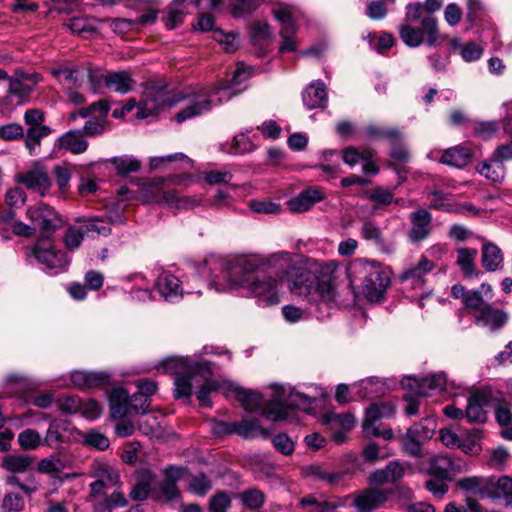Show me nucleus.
<instances>
[{
  "instance_id": "obj_1",
  "label": "nucleus",
  "mask_w": 512,
  "mask_h": 512,
  "mask_svg": "<svg viewBox=\"0 0 512 512\" xmlns=\"http://www.w3.org/2000/svg\"><path fill=\"white\" fill-rule=\"evenodd\" d=\"M262 268L274 272L281 283L287 281L290 292L308 300L331 302L336 297L334 277L324 274L321 265L313 259L298 261L297 257L286 251H279L267 257L261 255Z\"/></svg>"
},
{
  "instance_id": "obj_2",
  "label": "nucleus",
  "mask_w": 512,
  "mask_h": 512,
  "mask_svg": "<svg viewBox=\"0 0 512 512\" xmlns=\"http://www.w3.org/2000/svg\"><path fill=\"white\" fill-rule=\"evenodd\" d=\"M250 76V69L242 63L238 64L229 83H219L212 88H202L191 96L185 107L175 115L176 121L181 123L202 115L210 111L213 106L229 100L239 92L236 87L248 80Z\"/></svg>"
},
{
  "instance_id": "obj_3",
  "label": "nucleus",
  "mask_w": 512,
  "mask_h": 512,
  "mask_svg": "<svg viewBox=\"0 0 512 512\" xmlns=\"http://www.w3.org/2000/svg\"><path fill=\"white\" fill-rule=\"evenodd\" d=\"M262 268L260 254L230 256L221 263V275L209 284L217 292L246 291L256 278L253 274Z\"/></svg>"
},
{
  "instance_id": "obj_4",
  "label": "nucleus",
  "mask_w": 512,
  "mask_h": 512,
  "mask_svg": "<svg viewBox=\"0 0 512 512\" xmlns=\"http://www.w3.org/2000/svg\"><path fill=\"white\" fill-rule=\"evenodd\" d=\"M347 276L353 288H361L369 302H379L384 298L390 284L387 268L375 261L358 258L347 267Z\"/></svg>"
},
{
  "instance_id": "obj_5",
  "label": "nucleus",
  "mask_w": 512,
  "mask_h": 512,
  "mask_svg": "<svg viewBox=\"0 0 512 512\" xmlns=\"http://www.w3.org/2000/svg\"><path fill=\"white\" fill-rule=\"evenodd\" d=\"M160 368L171 372L174 377V397L187 399L192 395V381L197 377L204 379L213 374L212 364L206 360L192 361L187 357L171 356L163 359Z\"/></svg>"
},
{
  "instance_id": "obj_6",
  "label": "nucleus",
  "mask_w": 512,
  "mask_h": 512,
  "mask_svg": "<svg viewBox=\"0 0 512 512\" xmlns=\"http://www.w3.org/2000/svg\"><path fill=\"white\" fill-rule=\"evenodd\" d=\"M270 403L264 410V416L270 420H286L289 409L308 412L312 409L313 398L292 387L272 385Z\"/></svg>"
},
{
  "instance_id": "obj_7",
  "label": "nucleus",
  "mask_w": 512,
  "mask_h": 512,
  "mask_svg": "<svg viewBox=\"0 0 512 512\" xmlns=\"http://www.w3.org/2000/svg\"><path fill=\"white\" fill-rule=\"evenodd\" d=\"M399 35L403 43L411 48L426 43L429 47L436 45L439 39L438 21L432 15L424 16L419 27L410 24L399 25Z\"/></svg>"
},
{
  "instance_id": "obj_8",
  "label": "nucleus",
  "mask_w": 512,
  "mask_h": 512,
  "mask_svg": "<svg viewBox=\"0 0 512 512\" xmlns=\"http://www.w3.org/2000/svg\"><path fill=\"white\" fill-rule=\"evenodd\" d=\"M395 414V406L390 402L372 403L365 413L362 429L366 436L382 437L386 440L393 438L390 428L377 426L376 423L383 418H390Z\"/></svg>"
},
{
  "instance_id": "obj_9",
  "label": "nucleus",
  "mask_w": 512,
  "mask_h": 512,
  "mask_svg": "<svg viewBox=\"0 0 512 512\" xmlns=\"http://www.w3.org/2000/svg\"><path fill=\"white\" fill-rule=\"evenodd\" d=\"M176 101L168 96L164 86L155 83L148 84L142 95V99L137 106L136 116L139 119H145L154 116L165 106H172Z\"/></svg>"
},
{
  "instance_id": "obj_10",
  "label": "nucleus",
  "mask_w": 512,
  "mask_h": 512,
  "mask_svg": "<svg viewBox=\"0 0 512 512\" xmlns=\"http://www.w3.org/2000/svg\"><path fill=\"white\" fill-rule=\"evenodd\" d=\"M112 229L100 219H90L79 222L76 225H70L64 235V243L68 250L78 249L85 236H94V234L109 236Z\"/></svg>"
},
{
  "instance_id": "obj_11",
  "label": "nucleus",
  "mask_w": 512,
  "mask_h": 512,
  "mask_svg": "<svg viewBox=\"0 0 512 512\" xmlns=\"http://www.w3.org/2000/svg\"><path fill=\"white\" fill-rule=\"evenodd\" d=\"M280 281L270 276L255 278L245 291L247 295L254 297L263 306L276 305L280 302Z\"/></svg>"
},
{
  "instance_id": "obj_12",
  "label": "nucleus",
  "mask_w": 512,
  "mask_h": 512,
  "mask_svg": "<svg viewBox=\"0 0 512 512\" xmlns=\"http://www.w3.org/2000/svg\"><path fill=\"white\" fill-rule=\"evenodd\" d=\"M429 474L440 479H453L457 474L467 471V464L461 459H453L446 455L431 458Z\"/></svg>"
},
{
  "instance_id": "obj_13",
  "label": "nucleus",
  "mask_w": 512,
  "mask_h": 512,
  "mask_svg": "<svg viewBox=\"0 0 512 512\" xmlns=\"http://www.w3.org/2000/svg\"><path fill=\"white\" fill-rule=\"evenodd\" d=\"M16 178L19 183L41 196H45L51 187V180L46 170L39 164H35L31 169L17 174Z\"/></svg>"
},
{
  "instance_id": "obj_14",
  "label": "nucleus",
  "mask_w": 512,
  "mask_h": 512,
  "mask_svg": "<svg viewBox=\"0 0 512 512\" xmlns=\"http://www.w3.org/2000/svg\"><path fill=\"white\" fill-rule=\"evenodd\" d=\"M33 253L39 263L51 270L63 269L69 263L65 252L54 250L47 242H38Z\"/></svg>"
},
{
  "instance_id": "obj_15",
  "label": "nucleus",
  "mask_w": 512,
  "mask_h": 512,
  "mask_svg": "<svg viewBox=\"0 0 512 512\" xmlns=\"http://www.w3.org/2000/svg\"><path fill=\"white\" fill-rule=\"evenodd\" d=\"M491 399L489 390H476L473 392L467 402L465 417L470 423H484L487 419L484 407L488 406Z\"/></svg>"
},
{
  "instance_id": "obj_16",
  "label": "nucleus",
  "mask_w": 512,
  "mask_h": 512,
  "mask_svg": "<svg viewBox=\"0 0 512 512\" xmlns=\"http://www.w3.org/2000/svg\"><path fill=\"white\" fill-rule=\"evenodd\" d=\"M27 216L36 230L39 229L49 233L55 230L57 226V213L52 207L46 204L41 203L35 207L29 208L27 210Z\"/></svg>"
},
{
  "instance_id": "obj_17",
  "label": "nucleus",
  "mask_w": 512,
  "mask_h": 512,
  "mask_svg": "<svg viewBox=\"0 0 512 512\" xmlns=\"http://www.w3.org/2000/svg\"><path fill=\"white\" fill-rule=\"evenodd\" d=\"M434 268V263L422 257L416 265L402 271L398 279L402 283H408L412 288H422L425 283V276Z\"/></svg>"
},
{
  "instance_id": "obj_18",
  "label": "nucleus",
  "mask_w": 512,
  "mask_h": 512,
  "mask_svg": "<svg viewBox=\"0 0 512 512\" xmlns=\"http://www.w3.org/2000/svg\"><path fill=\"white\" fill-rule=\"evenodd\" d=\"M155 286L165 301L175 303L182 299L183 289L180 280L169 272H162L158 275Z\"/></svg>"
},
{
  "instance_id": "obj_19",
  "label": "nucleus",
  "mask_w": 512,
  "mask_h": 512,
  "mask_svg": "<svg viewBox=\"0 0 512 512\" xmlns=\"http://www.w3.org/2000/svg\"><path fill=\"white\" fill-rule=\"evenodd\" d=\"M446 385V377L443 373L431 374L427 377L408 378L407 386L416 396H427L432 391L442 390Z\"/></svg>"
},
{
  "instance_id": "obj_20",
  "label": "nucleus",
  "mask_w": 512,
  "mask_h": 512,
  "mask_svg": "<svg viewBox=\"0 0 512 512\" xmlns=\"http://www.w3.org/2000/svg\"><path fill=\"white\" fill-rule=\"evenodd\" d=\"M228 391L229 396L235 395L237 400L241 402L243 408L249 412L257 411L260 408H263L264 411L267 405L270 403V400L265 402L259 393L251 390H245L231 382L228 384Z\"/></svg>"
},
{
  "instance_id": "obj_21",
  "label": "nucleus",
  "mask_w": 512,
  "mask_h": 512,
  "mask_svg": "<svg viewBox=\"0 0 512 512\" xmlns=\"http://www.w3.org/2000/svg\"><path fill=\"white\" fill-rule=\"evenodd\" d=\"M431 220V214L425 209H418L411 213L409 239L412 242H418L425 239L430 233Z\"/></svg>"
},
{
  "instance_id": "obj_22",
  "label": "nucleus",
  "mask_w": 512,
  "mask_h": 512,
  "mask_svg": "<svg viewBox=\"0 0 512 512\" xmlns=\"http://www.w3.org/2000/svg\"><path fill=\"white\" fill-rule=\"evenodd\" d=\"M387 500L384 491L365 489L354 497L353 504L359 512H371Z\"/></svg>"
},
{
  "instance_id": "obj_23",
  "label": "nucleus",
  "mask_w": 512,
  "mask_h": 512,
  "mask_svg": "<svg viewBox=\"0 0 512 512\" xmlns=\"http://www.w3.org/2000/svg\"><path fill=\"white\" fill-rule=\"evenodd\" d=\"M324 194L320 189L309 188L288 200V208L297 213L308 211L316 202L323 200Z\"/></svg>"
},
{
  "instance_id": "obj_24",
  "label": "nucleus",
  "mask_w": 512,
  "mask_h": 512,
  "mask_svg": "<svg viewBox=\"0 0 512 512\" xmlns=\"http://www.w3.org/2000/svg\"><path fill=\"white\" fill-rule=\"evenodd\" d=\"M110 413L113 419H122L132 411L129 393L124 388H115L109 395Z\"/></svg>"
},
{
  "instance_id": "obj_25",
  "label": "nucleus",
  "mask_w": 512,
  "mask_h": 512,
  "mask_svg": "<svg viewBox=\"0 0 512 512\" xmlns=\"http://www.w3.org/2000/svg\"><path fill=\"white\" fill-rule=\"evenodd\" d=\"M507 320L508 315L505 311L496 309L488 304L481 309V312L476 318V323L495 331L503 327Z\"/></svg>"
},
{
  "instance_id": "obj_26",
  "label": "nucleus",
  "mask_w": 512,
  "mask_h": 512,
  "mask_svg": "<svg viewBox=\"0 0 512 512\" xmlns=\"http://www.w3.org/2000/svg\"><path fill=\"white\" fill-rule=\"evenodd\" d=\"M302 100L307 109L323 108L327 103L326 86L321 81L311 83L303 92Z\"/></svg>"
},
{
  "instance_id": "obj_27",
  "label": "nucleus",
  "mask_w": 512,
  "mask_h": 512,
  "mask_svg": "<svg viewBox=\"0 0 512 512\" xmlns=\"http://www.w3.org/2000/svg\"><path fill=\"white\" fill-rule=\"evenodd\" d=\"M403 475V466L396 461H392L385 468L373 471L369 475V481L375 485H384L398 481Z\"/></svg>"
},
{
  "instance_id": "obj_28",
  "label": "nucleus",
  "mask_w": 512,
  "mask_h": 512,
  "mask_svg": "<svg viewBox=\"0 0 512 512\" xmlns=\"http://www.w3.org/2000/svg\"><path fill=\"white\" fill-rule=\"evenodd\" d=\"M57 145L59 149L73 154H81L88 148V142L81 130H69L58 138Z\"/></svg>"
},
{
  "instance_id": "obj_29",
  "label": "nucleus",
  "mask_w": 512,
  "mask_h": 512,
  "mask_svg": "<svg viewBox=\"0 0 512 512\" xmlns=\"http://www.w3.org/2000/svg\"><path fill=\"white\" fill-rule=\"evenodd\" d=\"M164 474L165 478L159 484L161 495L167 501L175 500L180 495L176 484L182 476V470L176 467H169L165 469Z\"/></svg>"
},
{
  "instance_id": "obj_30",
  "label": "nucleus",
  "mask_w": 512,
  "mask_h": 512,
  "mask_svg": "<svg viewBox=\"0 0 512 512\" xmlns=\"http://www.w3.org/2000/svg\"><path fill=\"white\" fill-rule=\"evenodd\" d=\"M90 476L110 488L117 487L120 482L118 472L112 466L102 461H94L92 463Z\"/></svg>"
},
{
  "instance_id": "obj_31",
  "label": "nucleus",
  "mask_w": 512,
  "mask_h": 512,
  "mask_svg": "<svg viewBox=\"0 0 512 512\" xmlns=\"http://www.w3.org/2000/svg\"><path fill=\"white\" fill-rule=\"evenodd\" d=\"M165 181L164 178L159 177L143 183L140 191L142 201L146 204L165 203L164 195L167 192L163 189Z\"/></svg>"
},
{
  "instance_id": "obj_32",
  "label": "nucleus",
  "mask_w": 512,
  "mask_h": 512,
  "mask_svg": "<svg viewBox=\"0 0 512 512\" xmlns=\"http://www.w3.org/2000/svg\"><path fill=\"white\" fill-rule=\"evenodd\" d=\"M503 253L494 243L485 241L482 245L481 262L488 272L498 270L503 264Z\"/></svg>"
},
{
  "instance_id": "obj_33",
  "label": "nucleus",
  "mask_w": 512,
  "mask_h": 512,
  "mask_svg": "<svg viewBox=\"0 0 512 512\" xmlns=\"http://www.w3.org/2000/svg\"><path fill=\"white\" fill-rule=\"evenodd\" d=\"M134 80L127 71L106 73V88L120 94H126L132 90Z\"/></svg>"
},
{
  "instance_id": "obj_34",
  "label": "nucleus",
  "mask_w": 512,
  "mask_h": 512,
  "mask_svg": "<svg viewBox=\"0 0 512 512\" xmlns=\"http://www.w3.org/2000/svg\"><path fill=\"white\" fill-rule=\"evenodd\" d=\"M203 380V384L200 386L199 391L197 392V399L200 402V405L203 407H211L210 395L214 392H223L226 396H229L228 384L230 382L223 381L219 382L217 380L206 379Z\"/></svg>"
},
{
  "instance_id": "obj_35",
  "label": "nucleus",
  "mask_w": 512,
  "mask_h": 512,
  "mask_svg": "<svg viewBox=\"0 0 512 512\" xmlns=\"http://www.w3.org/2000/svg\"><path fill=\"white\" fill-rule=\"evenodd\" d=\"M272 13L281 24V30H284V33L296 29L295 20L298 14L296 7L280 3L273 7Z\"/></svg>"
},
{
  "instance_id": "obj_36",
  "label": "nucleus",
  "mask_w": 512,
  "mask_h": 512,
  "mask_svg": "<svg viewBox=\"0 0 512 512\" xmlns=\"http://www.w3.org/2000/svg\"><path fill=\"white\" fill-rule=\"evenodd\" d=\"M471 160V152L464 146H455L445 150L440 162L456 168L465 167Z\"/></svg>"
},
{
  "instance_id": "obj_37",
  "label": "nucleus",
  "mask_w": 512,
  "mask_h": 512,
  "mask_svg": "<svg viewBox=\"0 0 512 512\" xmlns=\"http://www.w3.org/2000/svg\"><path fill=\"white\" fill-rule=\"evenodd\" d=\"M476 170L480 175L494 183H501L506 174L504 164L500 161H494L493 158L479 163Z\"/></svg>"
},
{
  "instance_id": "obj_38",
  "label": "nucleus",
  "mask_w": 512,
  "mask_h": 512,
  "mask_svg": "<svg viewBox=\"0 0 512 512\" xmlns=\"http://www.w3.org/2000/svg\"><path fill=\"white\" fill-rule=\"evenodd\" d=\"M128 505V500L124 493L115 489L110 495L103 499L95 501L93 504L94 512H112L114 509L123 508Z\"/></svg>"
},
{
  "instance_id": "obj_39",
  "label": "nucleus",
  "mask_w": 512,
  "mask_h": 512,
  "mask_svg": "<svg viewBox=\"0 0 512 512\" xmlns=\"http://www.w3.org/2000/svg\"><path fill=\"white\" fill-rule=\"evenodd\" d=\"M360 398L371 399L383 395L386 391L384 383L377 378H368L361 380L353 386Z\"/></svg>"
},
{
  "instance_id": "obj_40",
  "label": "nucleus",
  "mask_w": 512,
  "mask_h": 512,
  "mask_svg": "<svg viewBox=\"0 0 512 512\" xmlns=\"http://www.w3.org/2000/svg\"><path fill=\"white\" fill-rule=\"evenodd\" d=\"M236 434L242 438L249 439L255 437L268 438L269 432L263 428L257 419H243L236 422Z\"/></svg>"
},
{
  "instance_id": "obj_41",
  "label": "nucleus",
  "mask_w": 512,
  "mask_h": 512,
  "mask_svg": "<svg viewBox=\"0 0 512 512\" xmlns=\"http://www.w3.org/2000/svg\"><path fill=\"white\" fill-rule=\"evenodd\" d=\"M487 495L504 501L506 505L512 504V478L509 476L500 477L488 488Z\"/></svg>"
},
{
  "instance_id": "obj_42",
  "label": "nucleus",
  "mask_w": 512,
  "mask_h": 512,
  "mask_svg": "<svg viewBox=\"0 0 512 512\" xmlns=\"http://www.w3.org/2000/svg\"><path fill=\"white\" fill-rule=\"evenodd\" d=\"M478 251L472 248H460L457 250V264L466 277L477 276L479 273L475 269V260Z\"/></svg>"
},
{
  "instance_id": "obj_43",
  "label": "nucleus",
  "mask_w": 512,
  "mask_h": 512,
  "mask_svg": "<svg viewBox=\"0 0 512 512\" xmlns=\"http://www.w3.org/2000/svg\"><path fill=\"white\" fill-rule=\"evenodd\" d=\"M33 461L28 455L8 454L4 456L2 466L12 473H24L32 466Z\"/></svg>"
},
{
  "instance_id": "obj_44",
  "label": "nucleus",
  "mask_w": 512,
  "mask_h": 512,
  "mask_svg": "<svg viewBox=\"0 0 512 512\" xmlns=\"http://www.w3.org/2000/svg\"><path fill=\"white\" fill-rule=\"evenodd\" d=\"M50 133L51 128L46 125L28 128L25 136V146L30 155L37 154V149L40 147L42 138L48 136Z\"/></svg>"
},
{
  "instance_id": "obj_45",
  "label": "nucleus",
  "mask_w": 512,
  "mask_h": 512,
  "mask_svg": "<svg viewBox=\"0 0 512 512\" xmlns=\"http://www.w3.org/2000/svg\"><path fill=\"white\" fill-rule=\"evenodd\" d=\"M167 205L177 209H190L200 205L201 200L195 196L180 197L175 190H168L164 195Z\"/></svg>"
},
{
  "instance_id": "obj_46",
  "label": "nucleus",
  "mask_w": 512,
  "mask_h": 512,
  "mask_svg": "<svg viewBox=\"0 0 512 512\" xmlns=\"http://www.w3.org/2000/svg\"><path fill=\"white\" fill-rule=\"evenodd\" d=\"M434 431V422L430 419H425L419 423H415L407 430V439H415L424 443L430 439Z\"/></svg>"
},
{
  "instance_id": "obj_47",
  "label": "nucleus",
  "mask_w": 512,
  "mask_h": 512,
  "mask_svg": "<svg viewBox=\"0 0 512 512\" xmlns=\"http://www.w3.org/2000/svg\"><path fill=\"white\" fill-rule=\"evenodd\" d=\"M117 171L118 175L124 176L133 172H137L141 167V162L133 156H118L109 159Z\"/></svg>"
},
{
  "instance_id": "obj_48",
  "label": "nucleus",
  "mask_w": 512,
  "mask_h": 512,
  "mask_svg": "<svg viewBox=\"0 0 512 512\" xmlns=\"http://www.w3.org/2000/svg\"><path fill=\"white\" fill-rule=\"evenodd\" d=\"M367 198L375 203L377 207L387 206L393 202H399V200L394 199L393 190L383 187H375L367 193Z\"/></svg>"
},
{
  "instance_id": "obj_49",
  "label": "nucleus",
  "mask_w": 512,
  "mask_h": 512,
  "mask_svg": "<svg viewBox=\"0 0 512 512\" xmlns=\"http://www.w3.org/2000/svg\"><path fill=\"white\" fill-rule=\"evenodd\" d=\"M152 482V475L150 472H144L139 481L133 486L130 491V497L133 500L141 501L147 498L150 485Z\"/></svg>"
},
{
  "instance_id": "obj_50",
  "label": "nucleus",
  "mask_w": 512,
  "mask_h": 512,
  "mask_svg": "<svg viewBox=\"0 0 512 512\" xmlns=\"http://www.w3.org/2000/svg\"><path fill=\"white\" fill-rule=\"evenodd\" d=\"M179 161L181 163V168L189 169L192 167V160L183 153H175L166 156H157L152 157L150 159V167L151 169H157L161 164L165 162Z\"/></svg>"
},
{
  "instance_id": "obj_51",
  "label": "nucleus",
  "mask_w": 512,
  "mask_h": 512,
  "mask_svg": "<svg viewBox=\"0 0 512 512\" xmlns=\"http://www.w3.org/2000/svg\"><path fill=\"white\" fill-rule=\"evenodd\" d=\"M185 0H174L168 7V16L166 19V27L174 29L183 22Z\"/></svg>"
},
{
  "instance_id": "obj_52",
  "label": "nucleus",
  "mask_w": 512,
  "mask_h": 512,
  "mask_svg": "<svg viewBox=\"0 0 512 512\" xmlns=\"http://www.w3.org/2000/svg\"><path fill=\"white\" fill-rule=\"evenodd\" d=\"M307 474L315 480L325 481L329 485H334L340 479V474L328 471L320 465H310L307 468Z\"/></svg>"
},
{
  "instance_id": "obj_53",
  "label": "nucleus",
  "mask_w": 512,
  "mask_h": 512,
  "mask_svg": "<svg viewBox=\"0 0 512 512\" xmlns=\"http://www.w3.org/2000/svg\"><path fill=\"white\" fill-rule=\"evenodd\" d=\"M66 429V423L62 421H54L50 424L46 436L45 443L50 446H56L57 444L64 441L63 431Z\"/></svg>"
},
{
  "instance_id": "obj_54",
  "label": "nucleus",
  "mask_w": 512,
  "mask_h": 512,
  "mask_svg": "<svg viewBox=\"0 0 512 512\" xmlns=\"http://www.w3.org/2000/svg\"><path fill=\"white\" fill-rule=\"evenodd\" d=\"M341 154L343 162L350 167L357 165L364 159H369L373 157L372 152L370 150L365 149L363 151H359L354 147H348L342 150Z\"/></svg>"
},
{
  "instance_id": "obj_55",
  "label": "nucleus",
  "mask_w": 512,
  "mask_h": 512,
  "mask_svg": "<svg viewBox=\"0 0 512 512\" xmlns=\"http://www.w3.org/2000/svg\"><path fill=\"white\" fill-rule=\"evenodd\" d=\"M29 387L30 383L28 379L21 376L10 375L6 380L7 393L11 395L24 397V394L29 389Z\"/></svg>"
},
{
  "instance_id": "obj_56",
  "label": "nucleus",
  "mask_w": 512,
  "mask_h": 512,
  "mask_svg": "<svg viewBox=\"0 0 512 512\" xmlns=\"http://www.w3.org/2000/svg\"><path fill=\"white\" fill-rule=\"evenodd\" d=\"M18 443L24 450H34L42 443L40 434L33 429H25L18 435Z\"/></svg>"
},
{
  "instance_id": "obj_57",
  "label": "nucleus",
  "mask_w": 512,
  "mask_h": 512,
  "mask_svg": "<svg viewBox=\"0 0 512 512\" xmlns=\"http://www.w3.org/2000/svg\"><path fill=\"white\" fill-rule=\"evenodd\" d=\"M240 498L243 504L252 510L260 508L265 501L264 493L255 488L244 491Z\"/></svg>"
},
{
  "instance_id": "obj_58",
  "label": "nucleus",
  "mask_w": 512,
  "mask_h": 512,
  "mask_svg": "<svg viewBox=\"0 0 512 512\" xmlns=\"http://www.w3.org/2000/svg\"><path fill=\"white\" fill-rule=\"evenodd\" d=\"M65 468V463L58 456L52 455L38 463V470L46 474H58Z\"/></svg>"
},
{
  "instance_id": "obj_59",
  "label": "nucleus",
  "mask_w": 512,
  "mask_h": 512,
  "mask_svg": "<svg viewBox=\"0 0 512 512\" xmlns=\"http://www.w3.org/2000/svg\"><path fill=\"white\" fill-rule=\"evenodd\" d=\"M252 211L261 214L277 215L281 212L282 207L279 203L270 200H252L249 204Z\"/></svg>"
},
{
  "instance_id": "obj_60",
  "label": "nucleus",
  "mask_w": 512,
  "mask_h": 512,
  "mask_svg": "<svg viewBox=\"0 0 512 512\" xmlns=\"http://www.w3.org/2000/svg\"><path fill=\"white\" fill-rule=\"evenodd\" d=\"M57 79L67 87V89L78 88L80 83L77 77V70L71 68H60L53 71Z\"/></svg>"
},
{
  "instance_id": "obj_61",
  "label": "nucleus",
  "mask_w": 512,
  "mask_h": 512,
  "mask_svg": "<svg viewBox=\"0 0 512 512\" xmlns=\"http://www.w3.org/2000/svg\"><path fill=\"white\" fill-rule=\"evenodd\" d=\"M230 506L231 497L224 491L217 492L209 501L210 512H226Z\"/></svg>"
},
{
  "instance_id": "obj_62",
  "label": "nucleus",
  "mask_w": 512,
  "mask_h": 512,
  "mask_svg": "<svg viewBox=\"0 0 512 512\" xmlns=\"http://www.w3.org/2000/svg\"><path fill=\"white\" fill-rule=\"evenodd\" d=\"M79 413L88 420H95L101 415L102 408L100 404L95 400H81V408L79 409Z\"/></svg>"
},
{
  "instance_id": "obj_63",
  "label": "nucleus",
  "mask_w": 512,
  "mask_h": 512,
  "mask_svg": "<svg viewBox=\"0 0 512 512\" xmlns=\"http://www.w3.org/2000/svg\"><path fill=\"white\" fill-rule=\"evenodd\" d=\"M88 81L90 90L93 93H97L101 88H106V74H104L98 68H88L87 69Z\"/></svg>"
},
{
  "instance_id": "obj_64",
  "label": "nucleus",
  "mask_w": 512,
  "mask_h": 512,
  "mask_svg": "<svg viewBox=\"0 0 512 512\" xmlns=\"http://www.w3.org/2000/svg\"><path fill=\"white\" fill-rule=\"evenodd\" d=\"M1 508L3 512H20L24 508V499L15 493H8L4 496Z\"/></svg>"
}]
</instances>
